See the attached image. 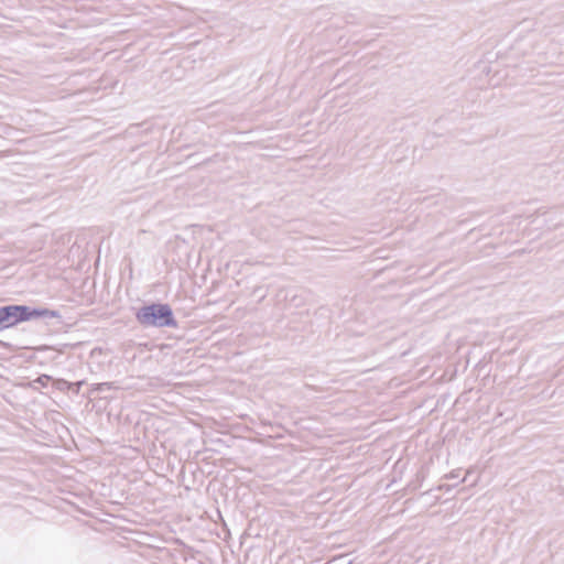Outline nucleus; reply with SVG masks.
<instances>
[{"label":"nucleus","mask_w":564,"mask_h":564,"mask_svg":"<svg viewBox=\"0 0 564 564\" xmlns=\"http://www.w3.org/2000/svg\"><path fill=\"white\" fill-rule=\"evenodd\" d=\"M43 313L39 311H30L28 306L9 305L0 308V329L15 325L19 322L28 321Z\"/></svg>","instance_id":"2"},{"label":"nucleus","mask_w":564,"mask_h":564,"mask_svg":"<svg viewBox=\"0 0 564 564\" xmlns=\"http://www.w3.org/2000/svg\"><path fill=\"white\" fill-rule=\"evenodd\" d=\"M469 474H470V471L468 470V471H467V474H466V476L463 478V481H466L467 476H468Z\"/></svg>","instance_id":"4"},{"label":"nucleus","mask_w":564,"mask_h":564,"mask_svg":"<svg viewBox=\"0 0 564 564\" xmlns=\"http://www.w3.org/2000/svg\"><path fill=\"white\" fill-rule=\"evenodd\" d=\"M347 564H351V563H347Z\"/></svg>","instance_id":"5"},{"label":"nucleus","mask_w":564,"mask_h":564,"mask_svg":"<svg viewBox=\"0 0 564 564\" xmlns=\"http://www.w3.org/2000/svg\"><path fill=\"white\" fill-rule=\"evenodd\" d=\"M138 321L144 326L176 327L177 323L167 304H151L143 306L137 313Z\"/></svg>","instance_id":"1"},{"label":"nucleus","mask_w":564,"mask_h":564,"mask_svg":"<svg viewBox=\"0 0 564 564\" xmlns=\"http://www.w3.org/2000/svg\"><path fill=\"white\" fill-rule=\"evenodd\" d=\"M449 478H456L457 477V474H455L454 471L449 474L448 476Z\"/></svg>","instance_id":"3"}]
</instances>
